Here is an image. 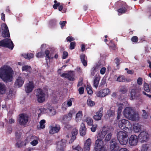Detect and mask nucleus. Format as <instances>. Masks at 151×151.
Listing matches in <instances>:
<instances>
[{
	"mask_svg": "<svg viewBox=\"0 0 151 151\" xmlns=\"http://www.w3.org/2000/svg\"><path fill=\"white\" fill-rule=\"evenodd\" d=\"M0 78L4 82L11 81L12 78V69L10 68L2 67L0 68Z\"/></svg>",
	"mask_w": 151,
	"mask_h": 151,
	"instance_id": "nucleus-1",
	"label": "nucleus"
},
{
	"mask_svg": "<svg viewBox=\"0 0 151 151\" xmlns=\"http://www.w3.org/2000/svg\"><path fill=\"white\" fill-rule=\"evenodd\" d=\"M123 113L125 117L131 120L136 121L138 118V114L129 107H126Z\"/></svg>",
	"mask_w": 151,
	"mask_h": 151,
	"instance_id": "nucleus-2",
	"label": "nucleus"
},
{
	"mask_svg": "<svg viewBox=\"0 0 151 151\" xmlns=\"http://www.w3.org/2000/svg\"><path fill=\"white\" fill-rule=\"evenodd\" d=\"M117 138L120 143L122 145H126L128 142L129 137L128 135L122 131H120L117 133Z\"/></svg>",
	"mask_w": 151,
	"mask_h": 151,
	"instance_id": "nucleus-3",
	"label": "nucleus"
},
{
	"mask_svg": "<svg viewBox=\"0 0 151 151\" xmlns=\"http://www.w3.org/2000/svg\"><path fill=\"white\" fill-rule=\"evenodd\" d=\"M0 46L11 50L13 49L14 47V44L11 39L7 38L0 41Z\"/></svg>",
	"mask_w": 151,
	"mask_h": 151,
	"instance_id": "nucleus-4",
	"label": "nucleus"
},
{
	"mask_svg": "<svg viewBox=\"0 0 151 151\" xmlns=\"http://www.w3.org/2000/svg\"><path fill=\"white\" fill-rule=\"evenodd\" d=\"M94 151H106L104 147L103 141L100 139H97L95 141Z\"/></svg>",
	"mask_w": 151,
	"mask_h": 151,
	"instance_id": "nucleus-5",
	"label": "nucleus"
},
{
	"mask_svg": "<svg viewBox=\"0 0 151 151\" xmlns=\"http://www.w3.org/2000/svg\"><path fill=\"white\" fill-rule=\"evenodd\" d=\"M29 116L26 114H20L19 118V122L21 125H26L28 121Z\"/></svg>",
	"mask_w": 151,
	"mask_h": 151,
	"instance_id": "nucleus-6",
	"label": "nucleus"
},
{
	"mask_svg": "<svg viewBox=\"0 0 151 151\" xmlns=\"http://www.w3.org/2000/svg\"><path fill=\"white\" fill-rule=\"evenodd\" d=\"M37 101L39 103H42L45 100V95L43 90L41 88L38 89L37 91L36 95Z\"/></svg>",
	"mask_w": 151,
	"mask_h": 151,
	"instance_id": "nucleus-7",
	"label": "nucleus"
},
{
	"mask_svg": "<svg viewBox=\"0 0 151 151\" xmlns=\"http://www.w3.org/2000/svg\"><path fill=\"white\" fill-rule=\"evenodd\" d=\"M119 143L117 140L114 139H112L110 144L109 149L111 151H117L119 149Z\"/></svg>",
	"mask_w": 151,
	"mask_h": 151,
	"instance_id": "nucleus-8",
	"label": "nucleus"
},
{
	"mask_svg": "<svg viewBox=\"0 0 151 151\" xmlns=\"http://www.w3.org/2000/svg\"><path fill=\"white\" fill-rule=\"evenodd\" d=\"M140 92L139 89H132L130 92V99L133 100L139 99L140 96Z\"/></svg>",
	"mask_w": 151,
	"mask_h": 151,
	"instance_id": "nucleus-9",
	"label": "nucleus"
},
{
	"mask_svg": "<svg viewBox=\"0 0 151 151\" xmlns=\"http://www.w3.org/2000/svg\"><path fill=\"white\" fill-rule=\"evenodd\" d=\"M2 36L4 37H10L9 32L8 29V28L5 23H3L1 24Z\"/></svg>",
	"mask_w": 151,
	"mask_h": 151,
	"instance_id": "nucleus-10",
	"label": "nucleus"
},
{
	"mask_svg": "<svg viewBox=\"0 0 151 151\" xmlns=\"http://www.w3.org/2000/svg\"><path fill=\"white\" fill-rule=\"evenodd\" d=\"M25 79L23 77L19 76L17 78L14 84L15 88H19L22 87L24 83Z\"/></svg>",
	"mask_w": 151,
	"mask_h": 151,
	"instance_id": "nucleus-11",
	"label": "nucleus"
},
{
	"mask_svg": "<svg viewBox=\"0 0 151 151\" xmlns=\"http://www.w3.org/2000/svg\"><path fill=\"white\" fill-rule=\"evenodd\" d=\"M110 93V90L108 88L101 90L96 93L97 96L101 97H104Z\"/></svg>",
	"mask_w": 151,
	"mask_h": 151,
	"instance_id": "nucleus-12",
	"label": "nucleus"
},
{
	"mask_svg": "<svg viewBox=\"0 0 151 151\" xmlns=\"http://www.w3.org/2000/svg\"><path fill=\"white\" fill-rule=\"evenodd\" d=\"M130 124L129 122L124 119L120 120L118 123L119 127L121 129H124L126 127L129 126Z\"/></svg>",
	"mask_w": 151,
	"mask_h": 151,
	"instance_id": "nucleus-13",
	"label": "nucleus"
},
{
	"mask_svg": "<svg viewBox=\"0 0 151 151\" xmlns=\"http://www.w3.org/2000/svg\"><path fill=\"white\" fill-rule=\"evenodd\" d=\"M103 108H100L98 111L96 112L95 114L93 117V119L96 121H99L101 120L103 116Z\"/></svg>",
	"mask_w": 151,
	"mask_h": 151,
	"instance_id": "nucleus-14",
	"label": "nucleus"
},
{
	"mask_svg": "<svg viewBox=\"0 0 151 151\" xmlns=\"http://www.w3.org/2000/svg\"><path fill=\"white\" fill-rule=\"evenodd\" d=\"M63 139L58 142L57 144L56 151H64L66 146L65 142H63Z\"/></svg>",
	"mask_w": 151,
	"mask_h": 151,
	"instance_id": "nucleus-15",
	"label": "nucleus"
},
{
	"mask_svg": "<svg viewBox=\"0 0 151 151\" xmlns=\"http://www.w3.org/2000/svg\"><path fill=\"white\" fill-rule=\"evenodd\" d=\"M61 76L67 78L68 80L69 81H72L75 80L74 78V74L72 72H70L67 73H63L61 75Z\"/></svg>",
	"mask_w": 151,
	"mask_h": 151,
	"instance_id": "nucleus-16",
	"label": "nucleus"
},
{
	"mask_svg": "<svg viewBox=\"0 0 151 151\" xmlns=\"http://www.w3.org/2000/svg\"><path fill=\"white\" fill-rule=\"evenodd\" d=\"M50 130L49 133L50 134H53L58 133L60 129V126L59 124H55V126H50Z\"/></svg>",
	"mask_w": 151,
	"mask_h": 151,
	"instance_id": "nucleus-17",
	"label": "nucleus"
},
{
	"mask_svg": "<svg viewBox=\"0 0 151 151\" xmlns=\"http://www.w3.org/2000/svg\"><path fill=\"white\" fill-rule=\"evenodd\" d=\"M78 133V130L76 128H74L72 130L71 134L72 136L69 140V143L71 144L76 139V136Z\"/></svg>",
	"mask_w": 151,
	"mask_h": 151,
	"instance_id": "nucleus-18",
	"label": "nucleus"
},
{
	"mask_svg": "<svg viewBox=\"0 0 151 151\" xmlns=\"http://www.w3.org/2000/svg\"><path fill=\"white\" fill-rule=\"evenodd\" d=\"M138 142L137 137L135 135H132L129 137V143L132 146H135L137 145Z\"/></svg>",
	"mask_w": 151,
	"mask_h": 151,
	"instance_id": "nucleus-19",
	"label": "nucleus"
},
{
	"mask_svg": "<svg viewBox=\"0 0 151 151\" xmlns=\"http://www.w3.org/2000/svg\"><path fill=\"white\" fill-rule=\"evenodd\" d=\"M34 87V85L33 82L29 81L25 87V91L27 93H29L32 91Z\"/></svg>",
	"mask_w": 151,
	"mask_h": 151,
	"instance_id": "nucleus-20",
	"label": "nucleus"
},
{
	"mask_svg": "<svg viewBox=\"0 0 151 151\" xmlns=\"http://www.w3.org/2000/svg\"><path fill=\"white\" fill-rule=\"evenodd\" d=\"M147 133L145 131L141 132L138 135L139 139L141 140V142H144L147 139Z\"/></svg>",
	"mask_w": 151,
	"mask_h": 151,
	"instance_id": "nucleus-21",
	"label": "nucleus"
},
{
	"mask_svg": "<svg viewBox=\"0 0 151 151\" xmlns=\"http://www.w3.org/2000/svg\"><path fill=\"white\" fill-rule=\"evenodd\" d=\"M86 128L85 124L83 123H82L80 125L79 129L80 135L81 136H84L86 133Z\"/></svg>",
	"mask_w": 151,
	"mask_h": 151,
	"instance_id": "nucleus-22",
	"label": "nucleus"
},
{
	"mask_svg": "<svg viewBox=\"0 0 151 151\" xmlns=\"http://www.w3.org/2000/svg\"><path fill=\"white\" fill-rule=\"evenodd\" d=\"M91 143V140L90 138H88L86 140L84 145V151H89Z\"/></svg>",
	"mask_w": 151,
	"mask_h": 151,
	"instance_id": "nucleus-23",
	"label": "nucleus"
},
{
	"mask_svg": "<svg viewBox=\"0 0 151 151\" xmlns=\"http://www.w3.org/2000/svg\"><path fill=\"white\" fill-rule=\"evenodd\" d=\"M128 6L126 3L124 2L122 4L120 8L118 9L117 11L121 14L124 13L128 9Z\"/></svg>",
	"mask_w": 151,
	"mask_h": 151,
	"instance_id": "nucleus-24",
	"label": "nucleus"
},
{
	"mask_svg": "<svg viewBox=\"0 0 151 151\" xmlns=\"http://www.w3.org/2000/svg\"><path fill=\"white\" fill-rule=\"evenodd\" d=\"M81 61L83 65L86 67L87 65V57L85 54H82L80 55Z\"/></svg>",
	"mask_w": 151,
	"mask_h": 151,
	"instance_id": "nucleus-25",
	"label": "nucleus"
},
{
	"mask_svg": "<svg viewBox=\"0 0 151 151\" xmlns=\"http://www.w3.org/2000/svg\"><path fill=\"white\" fill-rule=\"evenodd\" d=\"M107 133V132L106 130H104V129H103L102 131L98 134L97 139H100L102 140Z\"/></svg>",
	"mask_w": 151,
	"mask_h": 151,
	"instance_id": "nucleus-26",
	"label": "nucleus"
},
{
	"mask_svg": "<svg viewBox=\"0 0 151 151\" xmlns=\"http://www.w3.org/2000/svg\"><path fill=\"white\" fill-rule=\"evenodd\" d=\"M22 70L23 71H26L27 72V76L31 73L32 68L30 66L28 65H24L22 66Z\"/></svg>",
	"mask_w": 151,
	"mask_h": 151,
	"instance_id": "nucleus-27",
	"label": "nucleus"
},
{
	"mask_svg": "<svg viewBox=\"0 0 151 151\" xmlns=\"http://www.w3.org/2000/svg\"><path fill=\"white\" fill-rule=\"evenodd\" d=\"M6 85L2 83H0V94H3L6 92Z\"/></svg>",
	"mask_w": 151,
	"mask_h": 151,
	"instance_id": "nucleus-28",
	"label": "nucleus"
},
{
	"mask_svg": "<svg viewBox=\"0 0 151 151\" xmlns=\"http://www.w3.org/2000/svg\"><path fill=\"white\" fill-rule=\"evenodd\" d=\"M99 66L97 65L96 66L93 67L91 70V75L93 76H94L97 70L99 69Z\"/></svg>",
	"mask_w": 151,
	"mask_h": 151,
	"instance_id": "nucleus-29",
	"label": "nucleus"
},
{
	"mask_svg": "<svg viewBox=\"0 0 151 151\" xmlns=\"http://www.w3.org/2000/svg\"><path fill=\"white\" fill-rule=\"evenodd\" d=\"M84 121L86 122L88 126H91V125L93 124V119L90 117L88 116L86 117V119H85Z\"/></svg>",
	"mask_w": 151,
	"mask_h": 151,
	"instance_id": "nucleus-30",
	"label": "nucleus"
},
{
	"mask_svg": "<svg viewBox=\"0 0 151 151\" xmlns=\"http://www.w3.org/2000/svg\"><path fill=\"white\" fill-rule=\"evenodd\" d=\"M100 78V77L95 76L93 81V86L97 88L98 86Z\"/></svg>",
	"mask_w": 151,
	"mask_h": 151,
	"instance_id": "nucleus-31",
	"label": "nucleus"
},
{
	"mask_svg": "<svg viewBox=\"0 0 151 151\" xmlns=\"http://www.w3.org/2000/svg\"><path fill=\"white\" fill-rule=\"evenodd\" d=\"M46 123L45 120L44 119L41 120L40 122V125H37L38 129H43L45 127V125L44 124Z\"/></svg>",
	"mask_w": 151,
	"mask_h": 151,
	"instance_id": "nucleus-32",
	"label": "nucleus"
},
{
	"mask_svg": "<svg viewBox=\"0 0 151 151\" xmlns=\"http://www.w3.org/2000/svg\"><path fill=\"white\" fill-rule=\"evenodd\" d=\"M22 56L25 59H30L33 57L34 55L32 53H27V54H23Z\"/></svg>",
	"mask_w": 151,
	"mask_h": 151,
	"instance_id": "nucleus-33",
	"label": "nucleus"
},
{
	"mask_svg": "<svg viewBox=\"0 0 151 151\" xmlns=\"http://www.w3.org/2000/svg\"><path fill=\"white\" fill-rule=\"evenodd\" d=\"M143 88L144 91L147 92L151 91V89L150 88L148 84L145 82L144 84Z\"/></svg>",
	"mask_w": 151,
	"mask_h": 151,
	"instance_id": "nucleus-34",
	"label": "nucleus"
},
{
	"mask_svg": "<svg viewBox=\"0 0 151 151\" xmlns=\"http://www.w3.org/2000/svg\"><path fill=\"white\" fill-rule=\"evenodd\" d=\"M70 120L68 117L67 115H65L63 116L62 120V122L64 124H66Z\"/></svg>",
	"mask_w": 151,
	"mask_h": 151,
	"instance_id": "nucleus-35",
	"label": "nucleus"
},
{
	"mask_svg": "<svg viewBox=\"0 0 151 151\" xmlns=\"http://www.w3.org/2000/svg\"><path fill=\"white\" fill-rule=\"evenodd\" d=\"M107 115L109 117H113L115 115V111L110 109L107 111Z\"/></svg>",
	"mask_w": 151,
	"mask_h": 151,
	"instance_id": "nucleus-36",
	"label": "nucleus"
},
{
	"mask_svg": "<svg viewBox=\"0 0 151 151\" xmlns=\"http://www.w3.org/2000/svg\"><path fill=\"white\" fill-rule=\"evenodd\" d=\"M126 80V78L124 76L121 75L117 78V81L119 82H124Z\"/></svg>",
	"mask_w": 151,
	"mask_h": 151,
	"instance_id": "nucleus-37",
	"label": "nucleus"
},
{
	"mask_svg": "<svg viewBox=\"0 0 151 151\" xmlns=\"http://www.w3.org/2000/svg\"><path fill=\"white\" fill-rule=\"evenodd\" d=\"M87 103L88 106L91 107L95 105L94 102L92 101L90 99H88Z\"/></svg>",
	"mask_w": 151,
	"mask_h": 151,
	"instance_id": "nucleus-38",
	"label": "nucleus"
},
{
	"mask_svg": "<svg viewBox=\"0 0 151 151\" xmlns=\"http://www.w3.org/2000/svg\"><path fill=\"white\" fill-rule=\"evenodd\" d=\"M50 51L48 50H46L45 51V53L46 55V59L47 60V58L48 59H52L53 57H51V55L49 56L50 54Z\"/></svg>",
	"mask_w": 151,
	"mask_h": 151,
	"instance_id": "nucleus-39",
	"label": "nucleus"
},
{
	"mask_svg": "<svg viewBox=\"0 0 151 151\" xmlns=\"http://www.w3.org/2000/svg\"><path fill=\"white\" fill-rule=\"evenodd\" d=\"M138 124H135L133 126V129L135 132H139L141 129L140 127L138 126Z\"/></svg>",
	"mask_w": 151,
	"mask_h": 151,
	"instance_id": "nucleus-40",
	"label": "nucleus"
},
{
	"mask_svg": "<svg viewBox=\"0 0 151 151\" xmlns=\"http://www.w3.org/2000/svg\"><path fill=\"white\" fill-rule=\"evenodd\" d=\"M75 112L74 110H70L69 113L67 114L68 117L69 119L70 120L72 117V115L75 114Z\"/></svg>",
	"mask_w": 151,
	"mask_h": 151,
	"instance_id": "nucleus-41",
	"label": "nucleus"
},
{
	"mask_svg": "<svg viewBox=\"0 0 151 151\" xmlns=\"http://www.w3.org/2000/svg\"><path fill=\"white\" fill-rule=\"evenodd\" d=\"M92 89V88L91 86L87 85L86 90L88 94H91L93 93V92Z\"/></svg>",
	"mask_w": 151,
	"mask_h": 151,
	"instance_id": "nucleus-42",
	"label": "nucleus"
},
{
	"mask_svg": "<svg viewBox=\"0 0 151 151\" xmlns=\"http://www.w3.org/2000/svg\"><path fill=\"white\" fill-rule=\"evenodd\" d=\"M112 134L111 133H109L106 136L104 139L105 142H108L109 141L111 137Z\"/></svg>",
	"mask_w": 151,
	"mask_h": 151,
	"instance_id": "nucleus-43",
	"label": "nucleus"
},
{
	"mask_svg": "<svg viewBox=\"0 0 151 151\" xmlns=\"http://www.w3.org/2000/svg\"><path fill=\"white\" fill-rule=\"evenodd\" d=\"M91 126H92L91 128V131L93 132H95L97 128V125L96 124H93Z\"/></svg>",
	"mask_w": 151,
	"mask_h": 151,
	"instance_id": "nucleus-44",
	"label": "nucleus"
},
{
	"mask_svg": "<svg viewBox=\"0 0 151 151\" xmlns=\"http://www.w3.org/2000/svg\"><path fill=\"white\" fill-rule=\"evenodd\" d=\"M74 100V99L72 98L67 100V105L68 107H70L72 106V101H73Z\"/></svg>",
	"mask_w": 151,
	"mask_h": 151,
	"instance_id": "nucleus-45",
	"label": "nucleus"
},
{
	"mask_svg": "<svg viewBox=\"0 0 151 151\" xmlns=\"http://www.w3.org/2000/svg\"><path fill=\"white\" fill-rule=\"evenodd\" d=\"M128 127V126L126 127L125 128L123 129L124 131L125 132H124L126 133L127 134L128 133H130L132 131L131 128H130V127H129L130 128H129Z\"/></svg>",
	"mask_w": 151,
	"mask_h": 151,
	"instance_id": "nucleus-46",
	"label": "nucleus"
},
{
	"mask_svg": "<svg viewBox=\"0 0 151 151\" xmlns=\"http://www.w3.org/2000/svg\"><path fill=\"white\" fill-rule=\"evenodd\" d=\"M44 55V53L42 51L38 52L36 55V56L37 58H42Z\"/></svg>",
	"mask_w": 151,
	"mask_h": 151,
	"instance_id": "nucleus-47",
	"label": "nucleus"
},
{
	"mask_svg": "<svg viewBox=\"0 0 151 151\" xmlns=\"http://www.w3.org/2000/svg\"><path fill=\"white\" fill-rule=\"evenodd\" d=\"M76 46V43L75 42H71L70 45V50L74 49Z\"/></svg>",
	"mask_w": 151,
	"mask_h": 151,
	"instance_id": "nucleus-48",
	"label": "nucleus"
},
{
	"mask_svg": "<svg viewBox=\"0 0 151 151\" xmlns=\"http://www.w3.org/2000/svg\"><path fill=\"white\" fill-rule=\"evenodd\" d=\"M142 111L143 112V113L142 114V116L145 119H147L148 116L147 113L145 110H143Z\"/></svg>",
	"mask_w": 151,
	"mask_h": 151,
	"instance_id": "nucleus-49",
	"label": "nucleus"
},
{
	"mask_svg": "<svg viewBox=\"0 0 151 151\" xmlns=\"http://www.w3.org/2000/svg\"><path fill=\"white\" fill-rule=\"evenodd\" d=\"M131 40L132 42L136 43L138 42V38L137 36H134L132 37Z\"/></svg>",
	"mask_w": 151,
	"mask_h": 151,
	"instance_id": "nucleus-50",
	"label": "nucleus"
},
{
	"mask_svg": "<svg viewBox=\"0 0 151 151\" xmlns=\"http://www.w3.org/2000/svg\"><path fill=\"white\" fill-rule=\"evenodd\" d=\"M82 116V112L81 111H79L77 113L76 115V118H81Z\"/></svg>",
	"mask_w": 151,
	"mask_h": 151,
	"instance_id": "nucleus-51",
	"label": "nucleus"
},
{
	"mask_svg": "<svg viewBox=\"0 0 151 151\" xmlns=\"http://www.w3.org/2000/svg\"><path fill=\"white\" fill-rule=\"evenodd\" d=\"M66 22H67L66 21H61L59 23L60 25H61V27L62 29H63L64 26H65Z\"/></svg>",
	"mask_w": 151,
	"mask_h": 151,
	"instance_id": "nucleus-52",
	"label": "nucleus"
},
{
	"mask_svg": "<svg viewBox=\"0 0 151 151\" xmlns=\"http://www.w3.org/2000/svg\"><path fill=\"white\" fill-rule=\"evenodd\" d=\"M68 56V53L66 51H64L63 52L62 58L63 59H66Z\"/></svg>",
	"mask_w": 151,
	"mask_h": 151,
	"instance_id": "nucleus-53",
	"label": "nucleus"
},
{
	"mask_svg": "<svg viewBox=\"0 0 151 151\" xmlns=\"http://www.w3.org/2000/svg\"><path fill=\"white\" fill-rule=\"evenodd\" d=\"M66 40L67 42H71L75 40V39L71 36H68L66 38Z\"/></svg>",
	"mask_w": 151,
	"mask_h": 151,
	"instance_id": "nucleus-54",
	"label": "nucleus"
},
{
	"mask_svg": "<svg viewBox=\"0 0 151 151\" xmlns=\"http://www.w3.org/2000/svg\"><path fill=\"white\" fill-rule=\"evenodd\" d=\"M142 79L141 78L139 77L137 79V84L139 85H141L142 84Z\"/></svg>",
	"mask_w": 151,
	"mask_h": 151,
	"instance_id": "nucleus-55",
	"label": "nucleus"
},
{
	"mask_svg": "<svg viewBox=\"0 0 151 151\" xmlns=\"http://www.w3.org/2000/svg\"><path fill=\"white\" fill-rule=\"evenodd\" d=\"M106 71V68L105 67H102L100 70V73L101 74H104Z\"/></svg>",
	"mask_w": 151,
	"mask_h": 151,
	"instance_id": "nucleus-56",
	"label": "nucleus"
},
{
	"mask_svg": "<svg viewBox=\"0 0 151 151\" xmlns=\"http://www.w3.org/2000/svg\"><path fill=\"white\" fill-rule=\"evenodd\" d=\"M38 143V141L37 140H34L30 142V144L33 146H35Z\"/></svg>",
	"mask_w": 151,
	"mask_h": 151,
	"instance_id": "nucleus-57",
	"label": "nucleus"
},
{
	"mask_svg": "<svg viewBox=\"0 0 151 151\" xmlns=\"http://www.w3.org/2000/svg\"><path fill=\"white\" fill-rule=\"evenodd\" d=\"M148 149L147 145H143L142 149V151H147Z\"/></svg>",
	"mask_w": 151,
	"mask_h": 151,
	"instance_id": "nucleus-58",
	"label": "nucleus"
},
{
	"mask_svg": "<svg viewBox=\"0 0 151 151\" xmlns=\"http://www.w3.org/2000/svg\"><path fill=\"white\" fill-rule=\"evenodd\" d=\"M79 93L80 94H82L84 93V88L83 87H81L78 89Z\"/></svg>",
	"mask_w": 151,
	"mask_h": 151,
	"instance_id": "nucleus-59",
	"label": "nucleus"
},
{
	"mask_svg": "<svg viewBox=\"0 0 151 151\" xmlns=\"http://www.w3.org/2000/svg\"><path fill=\"white\" fill-rule=\"evenodd\" d=\"M149 18H151V8H150L147 12Z\"/></svg>",
	"mask_w": 151,
	"mask_h": 151,
	"instance_id": "nucleus-60",
	"label": "nucleus"
},
{
	"mask_svg": "<svg viewBox=\"0 0 151 151\" xmlns=\"http://www.w3.org/2000/svg\"><path fill=\"white\" fill-rule=\"evenodd\" d=\"M115 60H116L115 63L116 65V66H118L119 65L120 63L119 62L120 61V60L118 58H116L115 59Z\"/></svg>",
	"mask_w": 151,
	"mask_h": 151,
	"instance_id": "nucleus-61",
	"label": "nucleus"
},
{
	"mask_svg": "<svg viewBox=\"0 0 151 151\" xmlns=\"http://www.w3.org/2000/svg\"><path fill=\"white\" fill-rule=\"evenodd\" d=\"M60 3L58 2L57 4H55L53 5V7L55 9H57L58 6L60 5Z\"/></svg>",
	"mask_w": 151,
	"mask_h": 151,
	"instance_id": "nucleus-62",
	"label": "nucleus"
},
{
	"mask_svg": "<svg viewBox=\"0 0 151 151\" xmlns=\"http://www.w3.org/2000/svg\"><path fill=\"white\" fill-rule=\"evenodd\" d=\"M120 90L122 93L123 94H124L127 91V90H126V89L124 88H121Z\"/></svg>",
	"mask_w": 151,
	"mask_h": 151,
	"instance_id": "nucleus-63",
	"label": "nucleus"
},
{
	"mask_svg": "<svg viewBox=\"0 0 151 151\" xmlns=\"http://www.w3.org/2000/svg\"><path fill=\"white\" fill-rule=\"evenodd\" d=\"M80 147L78 145L76 147L74 146H73L72 147V148L73 150H78L79 149V148Z\"/></svg>",
	"mask_w": 151,
	"mask_h": 151,
	"instance_id": "nucleus-64",
	"label": "nucleus"
}]
</instances>
